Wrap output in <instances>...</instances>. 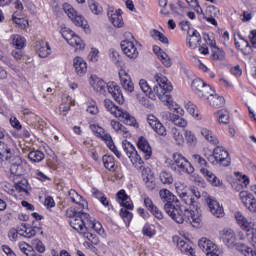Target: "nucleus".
I'll return each instance as SVG.
<instances>
[{"label":"nucleus","instance_id":"obj_1","mask_svg":"<svg viewBox=\"0 0 256 256\" xmlns=\"http://www.w3.org/2000/svg\"><path fill=\"white\" fill-rule=\"evenodd\" d=\"M159 195L160 199H162V201L165 203L164 209L167 215H169V217H171L175 223L181 225L186 222L192 225V227H201V213H199L197 210H183L179 205L175 206L173 203H178L177 196L167 189L160 190Z\"/></svg>","mask_w":256,"mask_h":256},{"label":"nucleus","instance_id":"obj_2","mask_svg":"<svg viewBox=\"0 0 256 256\" xmlns=\"http://www.w3.org/2000/svg\"><path fill=\"white\" fill-rule=\"evenodd\" d=\"M155 80L158 85H155L153 89L145 79L139 81L140 89L149 97L155 101V99H160L167 107L173 105V97L171 96V91H173V85L169 82V79L162 74L155 75Z\"/></svg>","mask_w":256,"mask_h":256},{"label":"nucleus","instance_id":"obj_3","mask_svg":"<svg viewBox=\"0 0 256 256\" xmlns=\"http://www.w3.org/2000/svg\"><path fill=\"white\" fill-rule=\"evenodd\" d=\"M90 85L93 87L94 91L100 93L101 95H106L107 91L112 95L114 101L119 105H123L125 103V97L123 96V92L121 91V86L116 82L105 83V81L97 76L91 77Z\"/></svg>","mask_w":256,"mask_h":256},{"label":"nucleus","instance_id":"obj_4","mask_svg":"<svg viewBox=\"0 0 256 256\" xmlns=\"http://www.w3.org/2000/svg\"><path fill=\"white\" fill-rule=\"evenodd\" d=\"M66 216L69 217V223L72 229L77 231V233L82 234L83 231H87V227L89 225V213L83 212V210H74L73 208H69L66 211Z\"/></svg>","mask_w":256,"mask_h":256},{"label":"nucleus","instance_id":"obj_5","mask_svg":"<svg viewBox=\"0 0 256 256\" xmlns=\"http://www.w3.org/2000/svg\"><path fill=\"white\" fill-rule=\"evenodd\" d=\"M104 107L111 113V115L115 116L116 119L125 123V125H130V127H139L137 123V119L131 116L126 110L119 108V106L115 105L113 101L110 99L104 100Z\"/></svg>","mask_w":256,"mask_h":256},{"label":"nucleus","instance_id":"obj_6","mask_svg":"<svg viewBox=\"0 0 256 256\" xmlns=\"http://www.w3.org/2000/svg\"><path fill=\"white\" fill-rule=\"evenodd\" d=\"M168 167H170L172 171H175V173H179V175H183V173L191 175V173L195 171V168L191 165L189 160L180 153L173 154V160L168 163Z\"/></svg>","mask_w":256,"mask_h":256},{"label":"nucleus","instance_id":"obj_7","mask_svg":"<svg viewBox=\"0 0 256 256\" xmlns=\"http://www.w3.org/2000/svg\"><path fill=\"white\" fill-rule=\"evenodd\" d=\"M207 159L212 165L231 167V155L223 146L215 145L212 154Z\"/></svg>","mask_w":256,"mask_h":256},{"label":"nucleus","instance_id":"obj_8","mask_svg":"<svg viewBox=\"0 0 256 256\" xmlns=\"http://www.w3.org/2000/svg\"><path fill=\"white\" fill-rule=\"evenodd\" d=\"M176 193L182 199L183 203L189 205L190 208L186 209H189L190 211H193V209H195L194 211L199 212V210H197V202L199 201V199H201V192H199V189L197 187H193L188 192H185L183 190H180L179 186H176ZM191 207H193V209H191Z\"/></svg>","mask_w":256,"mask_h":256},{"label":"nucleus","instance_id":"obj_9","mask_svg":"<svg viewBox=\"0 0 256 256\" xmlns=\"http://www.w3.org/2000/svg\"><path fill=\"white\" fill-rule=\"evenodd\" d=\"M63 11L66 13L67 17L71 19L72 23L76 25V27H82L85 33H89V23L83 15L79 14L75 8L69 3L63 4Z\"/></svg>","mask_w":256,"mask_h":256},{"label":"nucleus","instance_id":"obj_10","mask_svg":"<svg viewBox=\"0 0 256 256\" xmlns=\"http://www.w3.org/2000/svg\"><path fill=\"white\" fill-rule=\"evenodd\" d=\"M122 147L124 152L126 153L128 159H130V162L132 165L141 171L143 169V165H145V162L143 161V158H141V155H139V152H137V149L131 142L127 140L122 141Z\"/></svg>","mask_w":256,"mask_h":256},{"label":"nucleus","instance_id":"obj_11","mask_svg":"<svg viewBox=\"0 0 256 256\" xmlns=\"http://www.w3.org/2000/svg\"><path fill=\"white\" fill-rule=\"evenodd\" d=\"M61 35L71 47H74L75 51H83L85 49V41H83V39H81L79 35L75 34V32L70 28H62Z\"/></svg>","mask_w":256,"mask_h":256},{"label":"nucleus","instance_id":"obj_12","mask_svg":"<svg viewBox=\"0 0 256 256\" xmlns=\"http://www.w3.org/2000/svg\"><path fill=\"white\" fill-rule=\"evenodd\" d=\"M192 90L201 99L207 97L211 91L215 93V88L203 81L201 78H196L191 83Z\"/></svg>","mask_w":256,"mask_h":256},{"label":"nucleus","instance_id":"obj_13","mask_svg":"<svg viewBox=\"0 0 256 256\" xmlns=\"http://www.w3.org/2000/svg\"><path fill=\"white\" fill-rule=\"evenodd\" d=\"M121 49L125 55L129 57V59H137L139 57V46L141 44L137 40H123L121 42Z\"/></svg>","mask_w":256,"mask_h":256},{"label":"nucleus","instance_id":"obj_14","mask_svg":"<svg viewBox=\"0 0 256 256\" xmlns=\"http://www.w3.org/2000/svg\"><path fill=\"white\" fill-rule=\"evenodd\" d=\"M198 245L206 253V256H219V246L210 239L201 238Z\"/></svg>","mask_w":256,"mask_h":256},{"label":"nucleus","instance_id":"obj_15","mask_svg":"<svg viewBox=\"0 0 256 256\" xmlns=\"http://www.w3.org/2000/svg\"><path fill=\"white\" fill-rule=\"evenodd\" d=\"M35 52L41 59H47L53 50L51 49V44L45 40H37L34 46Z\"/></svg>","mask_w":256,"mask_h":256},{"label":"nucleus","instance_id":"obj_16","mask_svg":"<svg viewBox=\"0 0 256 256\" xmlns=\"http://www.w3.org/2000/svg\"><path fill=\"white\" fill-rule=\"evenodd\" d=\"M221 239L225 245H227L229 248L236 247L237 245H243V243H235L237 241V236L235 235V232L231 228H224L221 232Z\"/></svg>","mask_w":256,"mask_h":256},{"label":"nucleus","instance_id":"obj_17","mask_svg":"<svg viewBox=\"0 0 256 256\" xmlns=\"http://www.w3.org/2000/svg\"><path fill=\"white\" fill-rule=\"evenodd\" d=\"M241 203L250 211V213H256V198L252 193L248 191H241L239 193Z\"/></svg>","mask_w":256,"mask_h":256},{"label":"nucleus","instance_id":"obj_18","mask_svg":"<svg viewBox=\"0 0 256 256\" xmlns=\"http://www.w3.org/2000/svg\"><path fill=\"white\" fill-rule=\"evenodd\" d=\"M147 123L158 135H161L162 137H165V135H167V128L164 127L163 123H161V121H159V118L155 115L149 114L147 116Z\"/></svg>","mask_w":256,"mask_h":256},{"label":"nucleus","instance_id":"obj_19","mask_svg":"<svg viewBox=\"0 0 256 256\" xmlns=\"http://www.w3.org/2000/svg\"><path fill=\"white\" fill-rule=\"evenodd\" d=\"M116 201L119 203L120 207H126L127 209H135V205L133 204V200H131V196L127 194L125 189H121L116 194Z\"/></svg>","mask_w":256,"mask_h":256},{"label":"nucleus","instance_id":"obj_20","mask_svg":"<svg viewBox=\"0 0 256 256\" xmlns=\"http://www.w3.org/2000/svg\"><path fill=\"white\" fill-rule=\"evenodd\" d=\"M119 77L120 83L124 91H126V93H133V91H135V84H133L131 76H129V74L125 70H120Z\"/></svg>","mask_w":256,"mask_h":256},{"label":"nucleus","instance_id":"obj_21","mask_svg":"<svg viewBox=\"0 0 256 256\" xmlns=\"http://www.w3.org/2000/svg\"><path fill=\"white\" fill-rule=\"evenodd\" d=\"M137 147L141 151L146 161L148 159H151V155H153V150L151 148V145H149V141H147L145 137L140 136L138 138Z\"/></svg>","mask_w":256,"mask_h":256},{"label":"nucleus","instance_id":"obj_22","mask_svg":"<svg viewBox=\"0 0 256 256\" xmlns=\"http://www.w3.org/2000/svg\"><path fill=\"white\" fill-rule=\"evenodd\" d=\"M14 189H16V193L20 195V199H27L31 192H29V181L27 179L22 178L18 182L14 184Z\"/></svg>","mask_w":256,"mask_h":256},{"label":"nucleus","instance_id":"obj_23","mask_svg":"<svg viewBox=\"0 0 256 256\" xmlns=\"http://www.w3.org/2000/svg\"><path fill=\"white\" fill-rule=\"evenodd\" d=\"M68 198L72 203H75L78 205L77 209L78 211H83L85 209V206L87 205V200L83 198L75 189H71L68 192Z\"/></svg>","mask_w":256,"mask_h":256},{"label":"nucleus","instance_id":"obj_24","mask_svg":"<svg viewBox=\"0 0 256 256\" xmlns=\"http://www.w3.org/2000/svg\"><path fill=\"white\" fill-rule=\"evenodd\" d=\"M187 46L190 49H197L199 45H201V34L196 29H193L192 32H188V36L186 38Z\"/></svg>","mask_w":256,"mask_h":256},{"label":"nucleus","instance_id":"obj_25","mask_svg":"<svg viewBox=\"0 0 256 256\" xmlns=\"http://www.w3.org/2000/svg\"><path fill=\"white\" fill-rule=\"evenodd\" d=\"M200 173L208 180L213 187H221L223 181L207 168H200Z\"/></svg>","mask_w":256,"mask_h":256},{"label":"nucleus","instance_id":"obj_26","mask_svg":"<svg viewBox=\"0 0 256 256\" xmlns=\"http://www.w3.org/2000/svg\"><path fill=\"white\" fill-rule=\"evenodd\" d=\"M177 247L184 255L195 256V248H193V242L185 241L179 238L177 241Z\"/></svg>","mask_w":256,"mask_h":256},{"label":"nucleus","instance_id":"obj_27","mask_svg":"<svg viewBox=\"0 0 256 256\" xmlns=\"http://www.w3.org/2000/svg\"><path fill=\"white\" fill-rule=\"evenodd\" d=\"M37 229H39V227L33 226L28 223H22L19 226V233L22 237L31 239V237H35V235H37Z\"/></svg>","mask_w":256,"mask_h":256},{"label":"nucleus","instance_id":"obj_28","mask_svg":"<svg viewBox=\"0 0 256 256\" xmlns=\"http://www.w3.org/2000/svg\"><path fill=\"white\" fill-rule=\"evenodd\" d=\"M73 67L79 77H83L87 73V62L81 56H76L73 59Z\"/></svg>","mask_w":256,"mask_h":256},{"label":"nucleus","instance_id":"obj_29","mask_svg":"<svg viewBox=\"0 0 256 256\" xmlns=\"http://www.w3.org/2000/svg\"><path fill=\"white\" fill-rule=\"evenodd\" d=\"M208 207L210 210V213L214 215V217H224L225 216V211L223 210V206L217 202V200L213 198L208 199Z\"/></svg>","mask_w":256,"mask_h":256},{"label":"nucleus","instance_id":"obj_30","mask_svg":"<svg viewBox=\"0 0 256 256\" xmlns=\"http://www.w3.org/2000/svg\"><path fill=\"white\" fill-rule=\"evenodd\" d=\"M206 97L210 107H212L213 109H221V107H225V98L223 96L210 93Z\"/></svg>","mask_w":256,"mask_h":256},{"label":"nucleus","instance_id":"obj_31","mask_svg":"<svg viewBox=\"0 0 256 256\" xmlns=\"http://www.w3.org/2000/svg\"><path fill=\"white\" fill-rule=\"evenodd\" d=\"M110 125L114 131L120 135V137H123L124 139H129V137H131V132H129L127 127H125L119 121L111 120Z\"/></svg>","mask_w":256,"mask_h":256},{"label":"nucleus","instance_id":"obj_32","mask_svg":"<svg viewBox=\"0 0 256 256\" xmlns=\"http://www.w3.org/2000/svg\"><path fill=\"white\" fill-rule=\"evenodd\" d=\"M102 163L105 169H107V171H110V173H115V171H117L118 166L115 157L111 155H104L102 157Z\"/></svg>","mask_w":256,"mask_h":256},{"label":"nucleus","instance_id":"obj_33","mask_svg":"<svg viewBox=\"0 0 256 256\" xmlns=\"http://www.w3.org/2000/svg\"><path fill=\"white\" fill-rule=\"evenodd\" d=\"M10 39L12 41V47H14V49H25V47L27 46V39L21 34H12L10 36Z\"/></svg>","mask_w":256,"mask_h":256},{"label":"nucleus","instance_id":"obj_34","mask_svg":"<svg viewBox=\"0 0 256 256\" xmlns=\"http://www.w3.org/2000/svg\"><path fill=\"white\" fill-rule=\"evenodd\" d=\"M71 98L67 96L66 98H62V102L58 107V115H61L62 117H67L69 114V111H71V105H72Z\"/></svg>","mask_w":256,"mask_h":256},{"label":"nucleus","instance_id":"obj_35","mask_svg":"<svg viewBox=\"0 0 256 256\" xmlns=\"http://www.w3.org/2000/svg\"><path fill=\"white\" fill-rule=\"evenodd\" d=\"M133 209L135 208H127V207H122L119 210V215L121 219L124 221L126 227H130L131 221H133Z\"/></svg>","mask_w":256,"mask_h":256},{"label":"nucleus","instance_id":"obj_36","mask_svg":"<svg viewBox=\"0 0 256 256\" xmlns=\"http://www.w3.org/2000/svg\"><path fill=\"white\" fill-rule=\"evenodd\" d=\"M89 229H94V231L98 235H101V237H105V229H103V225L101 224V222L92 219L91 216H89L87 231H89Z\"/></svg>","mask_w":256,"mask_h":256},{"label":"nucleus","instance_id":"obj_37","mask_svg":"<svg viewBox=\"0 0 256 256\" xmlns=\"http://www.w3.org/2000/svg\"><path fill=\"white\" fill-rule=\"evenodd\" d=\"M90 129L94 133V135L96 137H100V139H102V141L111 139V134L106 133L105 129L103 127L99 126V124H91Z\"/></svg>","mask_w":256,"mask_h":256},{"label":"nucleus","instance_id":"obj_38","mask_svg":"<svg viewBox=\"0 0 256 256\" xmlns=\"http://www.w3.org/2000/svg\"><path fill=\"white\" fill-rule=\"evenodd\" d=\"M200 133L204 139H206V141L210 142L211 145H219V139L217 138V135H215V133H213V131L209 128H201Z\"/></svg>","mask_w":256,"mask_h":256},{"label":"nucleus","instance_id":"obj_39","mask_svg":"<svg viewBox=\"0 0 256 256\" xmlns=\"http://www.w3.org/2000/svg\"><path fill=\"white\" fill-rule=\"evenodd\" d=\"M13 157V151L7 143L0 141V159L1 161H9Z\"/></svg>","mask_w":256,"mask_h":256},{"label":"nucleus","instance_id":"obj_40","mask_svg":"<svg viewBox=\"0 0 256 256\" xmlns=\"http://www.w3.org/2000/svg\"><path fill=\"white\" fill-rule=\"evenodd\" d=\"M214 115L217 117V121L220 125H229L231 116L229 115V111L227 109L218 110Z\"/></svg>","mask_w":256,"mask_h":256},{"label":"nucleus","instance_id":"obj_41","mask_svg":"<svg viewBox=\"0 0 256 256\" xmlns=\"http://www.w3.org/2000/svg\"><path fill=\"white\" fill-rule=\"evenodd\" d=\"M12 21L15 23L16 27L18 29L25 30L27 27H29V20L22 15H15L12 14Z\"/></svg>","mask_w":256,"mask_h":256},{"label":"nucleus","instance_id":"obj_42","mask_svg":"<svg viewBox=\"0 0 256 256\" xmlns=\"http://www.w3.org/2000/svg\"><path fill=\"white\" fill-rule=\"evenodd\" d=\"M28 159L31 161V163H41V161L45 159V153H43L41 150L30 151L28 154Z\"/></svg>","mask_w":256,"mask_h":256},{"label":"nucleus","instance_id":"obj_43","mask_svg":"<svg viewBox=\"0 0 256 256\" xmlns=\"http://www.w3.org/2000/svg\"><path fill=\"white\" fill-rule=\"evenodd\" d=\"M18 247L25 256H35V249H33V246H31L29 243L21 241L19 242Z\"/></svg>","mask_w":256,"mask_h":256},{"label":"nucleus","instance_id":"obj_44","mask_svg":"<svg viewBox=\"0 0 256 256\" xmlns=\"http://www.w3.org/2000/svg\"><path fill=\"white\" fill-rule=\"evenodd\" d=\"M211 59L212 61H223L225 59V50L217 46L211 48Z\"/></svg>","mask_w":256,"mask_h":256},{"label":"nucleus","instance_id":"obj_45","mask_svg":"<svg viewBox=\"0 0 256 256\" xmlns=\"http://www.w3.org/2000/svg\"><path fill=\"white\" fill-rule=\"evenodd\" d=\"M150 35L153 39H155V41H160L161 43H164L166 45L169 44V38H167V36H165L163 33H161V31L157 29L151 30Z\"/></svg>","mask_w":256,"mask_h":256},{"label":"nucleus","instance_id":"obj_46","mask_svg":"<svg viewBox=\"0 0 256 256\" xmlns=\"http://www.w3.org/2000/svg\"><path fill=\"white\" fill-rule=\"evenodd\" d=\"M170 120L176 127L185 128L188 125V122L183 118V116H179L177 114H170Z\"/></svg>","mask_w":256,"mask_h":256},{"label":"nucleus","instance_id":"obj_47","mask_svg":"<svg viewBox=\"0 0 256 256\" xmlns=\"http://www.w3.org/2000/svg\"><path fill=\"white\" fill-rule=\"evenodd\" d=\"M185 109L188 111L194 119H201V115H199V108H197V105H195L193 102L189 101L185 105Z\"/></svg>","mask_w":256,"mask_h":256},{"label":"nucleus","instance_id":"obj_48","mask_svg":"<svg viewBox=\"0 0 256 256\" xmlns=\"http://www.w3.org/2000/svg\"><path fill=\"white\" fill-rule=\"evenodd\" d=\"M237 251L244 256H256V251L245 244L237 245Z\"/></svg>","mask_w":256,"mask_h":256},{"label":"nucleus","instance_id":"obj_49","mask_svg":"<svg viewBox=\"0 0 256 256\" xmlns=\"http://www.w3.org/2000/svg\"><path fill=\"white\" fill-rule=\"evenodd\" d=\"M108 17L114 27H123V16L121 14L108 13Z\"/></svg>","mask_w":256,"mask_h":256},{"label":"nucleus","instance_id":"obj_50","mask_svg":"<svg viewBox=\"0 0 256 256\" xmlns=\"http://www.w3.org/2000/svg\"><path fill=\"white\" fill-rule=\"evenodd\" d=\"M142 235L151 239L157 235V230H155V227H153L151 224H145L142 228Z\"/></svg>","mask_w":256,"mask_h":256},{"label":"nucleus","instance_id":"obj_51","mask_svg":"<svg viewBox=\"0 0 256 256\" xmlns=\"http://www.w3.org/2000/svg\"><path fill=\"white\" fill-rule=\"evenodd\" d=\"M171 133L176 145H183L185 143V138L183 137V134H181V131H179V129L172 128Z\"/></svg>","mask_w":256,"mask_h":256},{"label":"nucleus","instance_id":"obj_52","mask_svg":"<svg viewBox=\"0 0 256 256\" xmlns=\"http://www.w3.org/2000/svg\"><path fill=\"white\" fill-rule=\"evenodd\" d=\"M80 235H82L85 239L92 243V245H99V237L89 232V230H84Z\"/></svg>","mask_w":256,"mask_h":256},{"label":"nucleus","instance_id":"obj_53","mask_svg":"<svg viewBox=\"0 0 256 256\" xmlns=\"http://www.w3.org/2000/svg\"><path fill=\"white\" fill-rule=\"evenodd\" d=\"M192 161L193 163H195V165H199V167H201V169H207V160H205V158H203V156L199 155V154H193L192 155Z\"/></svg>","mask_w":256,"mask_h":256},{"label":"nucleus","instance_id":"obj_54","mask_svg":"<svg viewBox=\"0 0 256 256\" xmlns=\"http://www.w3.org/2000/svg\"><path fill=\"white\" fill-rule=\"evenodd\" d=\"M107 147L110 149V151H112V153H114V155L117 157V159H121V152L117 149V146H115V142H113V137L110 136V138H108L105 141Z\"/></svg>","mask_w":256,"mask_h":256},{"label":"nucleus","instance_id":"obj_55","mask_svg":"<svg viewBox=\"0 0 256 256\" xmlns=\"http://www.w3.org/2000/svg\"><path fill=\"white\" fill-rule=\"evenodd\" d=\"M10 173L12 175H16L17 177H21L25 173V170H23V165L12 163L10 165Z\"/></svg>","mask_w":256,"mask_h":256},{"label":"nucleus","instance_id":"obj_56","mask_svg":"<svg viewBox=\"0 0 256 256\" xmlns=\"http://www.w3.org/2000/svg\"><path fill=\"white\" fill-rule=\"evenodd\" d=\"M110 58L116 67H123V57L119 54V52L113 50L110 54Z\"/></svg>","mask_w":256,"mask_h":256},{"label":"nucleus","instance_id":"obj_57","mask_svg":"<svg viewBox=\"0 0 256 256\" xmlns=\"http://www.w3.org/2000/svg\"><path fill=\"white\" fill-rule=\"evenodd\" d=\"M184 135L190 147H195V145H197V136H195L191 130H186Z\"/></svg>","mask_w":256,"mask_h":256},{"label":"nucleus","instance_id":"obj_58","mask_svg":"<svg viewBox=\"0 0 256 256\" xmlns=\"http://www.w3.org/2000/svg\"><path fill=\"white\" fill-rule=\"evenodd\" d=\"M221 10L217 6L210 5L206 8L205 17H219Z\"/></svg>","mask_w":256,"mask_h":256},{"label":"nucleus","instance_id":"obj_59","mask_svg":"<svg viewBox=\"0 0 256 256\" xmlns=\"http://www.w3.org/2000/svg\"><path fill=\"white\" fill-rule=\"evenodd\" d=\"M187 5L191 7V9H194V11L198 15H203V8H201V5H199V0H185Z\"/></svg>","mask_w":256,"mask_h":256},{"label":"nucleus","instance_id":"obj_60","mask_svg":"<svg viewBox=\"0 0 256 256\" xmlns=\"http://www.w3.org/2000/svg\"><path fill=\"white\" fill-rule=\"evenodd\" d=\"M160 181L164 185H172L173 183V175L167 171H163L160 173Z\"/></svg>","mask_w":256,"mask_h":256},{"label":"nucleus","instance_id":"obj_61","mask_svg":"<svg viewBox=\"0 0 256 256\" xmlns=\"http://www.w3.org/2000/svg\"><path fill=\"white\" fill-rule=\"evenodd\" d=\"M159 61H161L162 65H164V67H171V65H173V61L171 60V57H169V54H167L166 52H162V54H160L158 56Z\"/></svg>","mask_w":256,"mask_h":256},{"label":"nucleus","instance_id":"obj_62","mask_svg":"<svg viewBox=\"0 0 256 256\" xmlns=\"http://www.w3.org/2000/svg\"><path fill=\"white\" fill-rule=\"evenodd\" d=\"M86 111L89 113V115H99V106H97V102H89Z\"/></svg>","mask_w":256,"mask_h":256},{"label":"nucleus","instance_id":"obj_63","mask_svg":"<svg viewBox=\"0 0 256 256\" xmlns=\"http://www.w3.org/2000/svg\"><path fill=\"white\" fill-rule=\"evenodd\" d=\"M203 38H204L206 45H208L210 47V49L217 47V41L215 40V36L205 33L203 35Z\"/></svg>","mask_w":256,"mask_h":256},{"label":"nucleus","instance_id":"obj_64","mask_svg":"<svg viewBox=\"0 0 256 256\" xmlns=\"http://www.w3.org/2000/svg\"><path fill=\"white\" fill-rule=\"evenodd\" d=\"M14 9L16 11L13 13V15H23V9H25L23 2H21V0L14 1Z\"/></svg>","mask_w":256,"mask_h":256}]
</instances>
